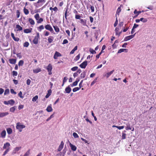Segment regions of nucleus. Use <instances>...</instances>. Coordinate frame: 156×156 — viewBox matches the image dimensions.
<instances>
[{
  "mask_svg": "<svg viewBox=\"0 0 156 156\" xmlns=\"http://www.w3.org/2000/svg\"><path fill=\"white\" fill-rule=\"evenodd\" d=\"M80 89V88H78V87H76L73 89V92H75Z\"/></svg>",
  "mask_w": 156,
  "mask_h": 156,
  "instance_id": "6e6d98bb",
  "label": "nucleus"
},
{
  "mask_svg": "<svg viewBox=\"0 0 156 156\" xmlns=\"http://www.w3.org/2000/svg\"><path fill=\"white\" fill-rule=\"evenodd\" d=\"M34 17L37 20V23H40L44 21L43 18H40L39 15L38 13L36 14L34 16Z\"/></svg>",
  "mask_w": 156,
  "mask_h": 156,
  "instance_id": "f03ea898",
  "label": "nucleus"
},
{
  "mask_svg": "<svg viewBox=\"0 0 156 156\" xmlns=\"http://www.w3.org/2000/svg\"><path fill=\"white\" fill-rule=\"evenodd\" d=\"M87 61H86L83 62L81 64L80 66L82 69H84L86 68V66H87Z\"/></svg>",
  "mask_w": 156,
  "mask_h": 156,
  "instance_id": "6e6552de",
  "label": "nucleus"
},
{
  "mask_svg": "<svg viewBox=\"0 0 156 156\" xmlns=\"http://www.w3.org/2000/svg\"><path fill=\"white\" fill-rule=\"evenodd\" d=\"M11 36L12 38L13 39L16 41H19L20 39L18 37H16L14 36V34L13 33H11Z\"/></svg>",
  "mask_w": 156,
  "mask_h": 156,
  "instance_id": "f3484780",
  "label": "nucleus"
},
{
  "mask_svg": "<svg viewBox=\"0 0 156 156\" xmlns=\"http://www.w3.org/2000/svg\"><path fill=\"white\" fill-rule=\"evenodd\" d=\"M80 17H81L79 15H77V14L75 16V19H77V20H78V19L80 20L81 19L80 18Z\"/></svg>",
  "mask_w": 156,
  "mask_h": 156,
  "instance_id": "4d7b16f0",
  "label": "nucleus"
},
{
  "mask_svg": "<svg viewBox=\"0 0 156 156\" xmlns=\"http://www.w3.org/2000/svg\"><path fill=\"white\" fill-rule=\"evenodd\" d=\"M73 136L75 138H77L79 137L78 135L76 133H73Z\"/></svg>",
  "mask_w": 156,
  "mask_h": 156,
  "instance_id": "603ef678",
  "label": "nucleus"
},
{
  "mask_svg": "<svg viewBox=\"0 0 156 156\" xmlns=\"http://www.w3.org/2000/svg\"><path fill=\"white\" fill-rule=\"evenodd\" d=\"M140 21L143 22L144 23H145L147 22V19L144 18H141L140 19Z\"/></svg>",
  "mask_w": 156,
  "mask_h": 156,
  "instance_id": "c03bdc74",
  "label": "nucleus"
},
{
  "mask_svg": "<svg viewBox=\"0 0 156 156\" xmlns=\"http://www.w3.org/2000/svg\"><path fill=\"white\" fill-rule=\"evenodd\" d=\"M30 154V150H29L24 154V156H28Z\"/></svg>",
  "mask_w": 156,
  "mask_h": 156,
  "instance_id": "8fccbe9b",
  "label": "nucleus"
},
{
  "mask_svg": "<svg viewBox=\"0 0 156 156\" xmlns=\"http://www.w3.org/2000/svg\"><path fill=\"white\" fill-rule=\"evenodd\" d=\"M29 43L27 41H26L23 44V46L24 47H27L29 46Z\"/></svg>",
  "mask_w": 156,
  "mask_h": 156,
  "instance_id": "a18cd8bd",
  "label": "nucleus"
},
{
  "mask_svg": "<svg viewBox=\"0 0 156 156\" xmlns=\"http://www.w3.org/2000/svg\"><path fill=\"white\" fill-rule=\"evenodd\" d=\"M10 150V149L9 148H7L6 149V150L4 151V153L3 154V156H5V154L9 151Z\"/></svg>",
  "mask_w": 156,
  "mask_h": 156,
  "instance_id": "de8ad7c7",
  "label": "nucleus"
},
{
  "mask_svg": "<svg viewBox=\"0 0 156 156\" xmlns=\"http://www.w3.org/2000/svg\"><path fill=\"white\" fill-rule=\"evenodd\" d=\"M139 26V25L135 23L133 27V29H135Z\"/></svg>",
  "mask_w": 156,
  "mask_h": 156,
  "instance_id": "774afa93",
  "label": "nucleus"
},
{
  "mask_svg": "<svg viewBox=\"0 0 156 156\" xmlns=\"http://www.w3.org/2000/svg\"><path fill=\"white\" fill-rule=\"evenodd\" d=\"M78 68V67L77 66H75L71 69V70L73 71H75Z\"/></svg>",
  "mask_w": 156,
  "mask_h": 156,
  "instance_id": "3c124183",
  "label": "nucleus"
},
{
  "mask_svg": "<svg viewBox=\"0 0 156 156\" xmlns=\"http://www.w3.org/2000/svg\"><path fill=\"white\" fill-rule=\"evenodd\" d=\"M62 56V55L61 53L57 51H56L54 55L53 58L55 59H58V57H61Z\"/></svg>",
  "mask_w": 156,
  "mask_h": 156,
  "instance_id": "1a4fd4ad",
  "label": "nucleus"
},
{
  "mask_svg": "<svg viewBox=\"0 0 156 156\" xmlns=\"http://www.w3.org/2000/svg\"><path fill=\"white\" fill-rule=\"evenodd\" d=\"M54 39V37L53 36H50L48 38V41L49 43H51Z\"/></svg>",
  "mask_w": 156,
  "mask_h": 156,
  "instance_id": "c85d7f7f",
  "label": "nucleus"
},
{
  "mask_svg": "<svg viewBox=\"0 0 156 156\" xmlns=\"http://www.w3.org/2000/svg\"><path fill=\"white\" fill-rule=\"evenodd\" d=\"M38 98V96L36 95L32 99V101L33 102L36 101Z\"/></svg>",
  "mask_w": 156,
  "mask_h": 156,
  "instance_id": "4c0bfd02",
  "label": "nucleus"
},
{
  "mask_svg": "<svg viewBox=\"0 0 156 156\" xmlns=\"http://www.w3.org/2000/svg\"><path fill=\"white\" fill-rule=\"evenodd\" d=\"M24 64V61L23 60H20L18 62V66H22Z\"/></svg>",
  "mask_w": 156,
  "mask_h": 156,
  "instance_id": "e433bc0d",
  "label": "nucleus"
},
{
  "mask_svg": "<svg viewBox=\"0 0 156 156\" xmlns=\"http://www.w3.org/2000/svg\"><path fill=\"white\" fill-rule=\"evenodd\" d=\"M6 134V132L5 130H3L1 133V136L2 138L5 137Z\"/></svg>",
  "mask_w": 156,
  "mask_h": 156,
  "instance_id": "412c9836",
  "label": "nucleus"
},
{
  "mask_svg": "<svg viewBox=\"0 0 156 156\" xmlns=\"http://www.w3.org/2000/svg\"><path fill=\"white\" fill-rule=\"evenodd\" d=\"M31 80L29 79H28L27 80V84L28 85H30V83H31Z\"/></svg>",
  "mask_w": 156,
  "mask_h": 156,
  "instance_id": "052dcab7",
  "label": "nucleus"
},
{
  "mask_svg": "<svg viewBox=\"0 0 156 156\" xmlns=\"http://www.w3.org/2000/svg\"><path fill=\"white\" fill-rule=\"evenodd\" d=\"M54 117V116H53V114H52V115H51L48 118L47 120H46V121H49L51 118H53Z\"/></svg>",
  "mask_w": 156,
  "mask_h": 156,
  "instance_id": "680f3d73",
  "label": "nucleus"
},
{
  "mask_svg": "<svg viewBox=\"0 0 156 156\" xmlns=\"http://www.w3.org/2000/svg\"><path fill=\"white\" fill-rule=\"evenodd\" d=\"M69 145L72 151H75L76 150L77 148L75 146L72 144L71 143H70Z\"/></svg>",
  "mask_w": 156,
  "mask_h": 156,
  "instance_id": "aec40b11",
  "label": "nucleus"
},
{
  "mask_svg": "<svg viewBox=\"0 0 156 156\" xmlns=\"http://www.w3.org/2000/svg\"><path fill=\"white\" fill-rule=\"evenodd\" d=\"M90 52L92 54H95L96 53V51L93 49L90 48L89 50Z\"/></svg>",
  "mask_w": 156,
  "mask_h": 156,
  "instance_id": "37998d69",
  "label": "nucleus"
},
{
  "mask_svg": "<svg viewBox=\"0 0 156 156\" xmlns=\"http://www.w3.org/2000/svg\"><path fill=\"white\" fill-rule=\"evenodd\" d=\"M45 28L46 29L50 31L51 33H53L54 32L50 24H47L45 25Z\"/></svg>",
  "mask_w": 156,
  "mask_h": 156,
  "instance_id": "423d86ee",
  "label": "nucleus"
},
{
  "mask_svg": "<svg viewBox=\"0 0 156 156\" xmlns=\"http://www.w3.org/2000/svg\"><path fill=\"white\" fill-rule=\"evenodd\" d=\"M65 90L66 92L67 93H69L71 90V89L70 87V86L69 85L65 89Z\"/></svg>",
  "mask_w": 156,
  "mask_h": 156,
  "instance_id": "6ab92c4d",
  "label": "nucleus"
},
{
  "mask_svg": "<svg viewBox=\"0 0 156 156\" xmlns=\"http://www.w3.org/2000/svg\"><path fill=\"white\" fill-rule=\"evenodd\" d=\"M64 143L63 141H62L58 149V151H60L62 150L63 147Z\"/></svg>",
  "mask_w": 156,
  "mask_h": 156,
  "instance_id": "f8f14e48",
  "label": "nucleus"
},
{
  "mask_svg": "<svg viewBox=\"0 0 156 156\" xmlns=\"http://www.w3.org/2000/svg\"><path fill=\"white\" fill-rule=\"evenodd\" d=\"M23 10L24 12L25 15H27L29 14V11L27 9H26L25 7L24 8Z\"/></svg>",
  "mask_w": 156,
  "mask_h": 156,
  "instance_id": "f704fd0d",
  "label": "nucleus"
},
{
  "mask_svg": "<svg viewBox=\"0 0 156 156\" xmlns=\"http://www.w3.org/2000/svg\"><path fill=\"white\" fill-rule=\"evenodd\" d=\"M53 28L56 32L58 33L59 31V28L57 26H53Z\"/></svg>",
  "mask_w": 156,
  "mask_h": 156,
  "instance_id": "72a5a7b5",
  "label": "nucleus"
},
{
  "mask_svg": "<svg viewBox=\"0 0 156 156\" xmlns=\"http://www.w3.org/2000/svg\"><path fill=\"white\" fill-rule=\"evenodd\" d=\"M114 71V70L110 71L109 72L105 74H104L103 76L104 77H106L107 78H108Z\"/></svg>",
  "mask_w": 156,
  "mask_h": 156,
  "instance_id": "9b49d317",
  "label": "nucleus"
},
{
  "mask_svg": "<svg viewBox=\"0 0 156 156\" xmlns=\"http://www.w3.org/2000/svg\"><path fill=\"white\" fill-rule=\"evenodd\" d=\"M89 18L90 19V21L91 23H92L94 21V18L93 17L91 16H89Z\"/></svg>",
  "mask_w": 156,
  "mask_h": 156,
  "instance_id": "69168bd1",
  "label": "nucleus"
},
{
  "mask_svg": "<svg viewBox=\"0 0 156 156\" xmlns=\"http://www.w3.org/2000/svg\"><path fill=\"white\" fill-rule=\"evenodd\" d=\"M86 72L85 71H83L82 73L80 74V77L81 78H84L86 76Z\"/></svg>",
  "mask_w": 156,
  "mask_h": 156,
  "instance_id": "c756f323",
  "label": "nucleus"
},
{
  "mask_svg": "<svg viewBox=\"0 0 156 156\" xmlns=\"http://www.w3.org/2000/svg\"><path fill=\"white\" fill-rule=\"evenodd\" d=\"M126 130H127L129 129H131V128L130 126V125L127 126L126 127Z\"/></svg>",
  "mask_w": 156,
  "mask_h": 156,
  "instance_id": "bf43d9fd",
  "label": "nucleus"
},
{
  "mask_svg": "<svg viewBox=\"0 0 156 156\" xmlns=\"http://www.w3.org/2000/svg\"><path fill=\"white\" fill-rule=\"evenodd\" d=\"M128 51V50L126 49L122 48L120 49L118 51V53H121L123 52H127Z\"/></svg>",
  "mask_w": 156,
  "mask_h": 156,
  "instance_id": "5701e85b",
  "label": "nucleus"
},
{
  "mask_svg": "<svg viewBox=\"0 0 156 156\" xmlns=\"http://www.w3.org/2000/svg\"><path fill=\"white\" fill-rule=\"evenodd\" d=\"M16 106L12 107L10 108L9 111L11 112H14L16 109Z\"/></svg>",
  "mask_w": 156,
  "mask_h": 156,
  "instance_id": "2f4dec72",
  "label": "nucleus"
},
{
  "mask_svg": "<svg viewBox=\"0 0 156 156\" xmlns=\"http://www.w3.org/2000/svg\"><path fill=\"white\" fill-rule=\"evenodd\" d=\"M52 108L51 107V105H49L47 107L46 110L48 112H50L52 111Z\"/></svg>",
  "mask_w": 156,
  "mask_h": 156,
  "instance_id": "a211bd4d",
  "label": "nucleus"
},
{
  "mask_svg": "<svg viewBox=\"0 0 156 156\" xmlns=\"http://www.w3.org/2000/svg\"><path fill=\"white\" fill-rule=\"evenodd\" d=\"M119 30V28L118 27H116L115 29V35H118V31Z\"/></svg>",
  "mask_w": 156,
  "mask_h": 156,
  "instance_id": "13d9d810",
  "label": "nucleus"
},
{
  "mask_svg": "<svg viewBox=\"0 0 156 156\" xmlns=\"http://www.w3.org/2000/svg\"><path fill=\"white\" fill-rule=\"evenodd\" d=\"M28 21L30 24L34 25L35 24V22L34 20L31 18L29 19Z\"/></svg>",
  "mask_w": 156,
  "mask_h": 156,
  "instance_id": "bb28decb",
  "label": "nucleus"
},
{
  "mask_svg": "<svg viewBox=\"0 0 156 156\" xmlns=\"http://www.w3.org/2000/svg\"><path fill=\"white\" fill-rule=\"evenodd\" d=\"M67 80H68L67 77L66 76L64 78L63 80V83H65L67 81Z\"/></svg>",
  "mask_w": 156,
  "mask_h": 156,
  "instance_id": "338daca9",
  "label": "nucleus"
},
{
  "mask_svg": "<svg viewBox=\"0 0 156 156\" xmlns=\"http://www.w3.org/2000/svg\"><path fill=\"white\" fill-rule=\"evenodd\" d=\"M89 7H90V8L91 9V12H94V7L93 6H92L91 5H88L87 6V9H88V8Z\"/></svg>",
  "mask_w": 156,
  "mask_h": 156,
  "instance_id": "b1692460",
  "label": "nucleus"
},
{
  "mask_svg": "<svg viewBox=\"0 0 156 156\" xmlns=\"http://www.w3.org/2000/svg\"><path fill=\"white\" fill-rule=\"evenodd\" d=\"M21 147H16L14 149L15 153H16V152L19 151L21 148Z\"/></svg>",
  "mask_w": 156,
  "mask_h": 156,
  "instance_id": "a19ab883",
  "label": "nucleus"
},
{
  "mask_svg": "<svg viewBox=\"0 0 156 156\" xmlns=\"http://www.w3.org/2000/svg\"><path fill=\"white\" fill-rule=\"evenodd\" d=\"M16 28L17 29V31H21L23 30L22 27L18 24L16 25Z\"/></svg>",
  "mask_w": 156,
  "mask_h": 156,
  "instance_id": "a878e982",
  "label": "nucleus"
},
{
  "mask_svg": "<svg viewBox=\"0 0 156 156\" xmlns=\"http://www.w3.org/2000/svg\"><path fill=\"white\" fill-rule=\"evenodd\" d=\"M134 13L135 14H137L134 17H136L137 16L139 15V14H140V13H141V11H137V10L136 9H135L134 11Z\"/></svg>",
  "mask_w": 156,
  "mask_h": 156,
  "instance_id": "7c9ffc66",
  "label": "nucleus"
},
{
  "mask_svg": "<svg viewBox=\"0 0 156 156\" xmlns=\"http://www.w3.org/2000/svg\"><path fill=\"white\" fill-rule=\"evenodd\" d=\"M9 114V113L8 112H0V117H2L5 116Z\"/></svg>",
  "mask_w": 156,
  "mask_h": 156,
  "instance_id": "4be33fe9",
  "label": "nucleus"
},
{
  "mask_svg": "<svg viewBox=\"0 0 156 156\" xmlns=\"http://www.w3.org/2000/svg\"><path fill=\"white\" fill-rule=\"evenodd\" d=\"M39 37V33H37V35L36 36L33 41V43L35 44H37L38 42V39Z\"/></svg>",
  "mask_w": 156,
  "mask_h": 156,
  "instance_id": "7ed1b4c3",
  "label": "nucleus"
},
{
  "mask_svg": "<svg viewBox=\"0 0 156 156\" xmlns=\"http://www.w3.org/2000/svg\"><path fill=\"white\" fill-rule=\"evenodd\" d=\"M10 144L8 142H7L4 144V146L3 147V148L4 149H7L9 148L10 149Z\"/></svg>",
  "mask_w": 156,
  "mask_h": 156,
  "instance_id": "ddd939ff",
  "label": "nucleus"
},
{
  "mask_svg": "<svg viewBox=\"0 0 156 156\" xmlns=\"http://www.w3.org/2000/svg\"><path fill=\"white\" fill-rule=\"evenodd\" d=\"M80 23L83 26H87V21L85 20L81 19L80 20Z\"/></svg>",
  "mask_w": 156,
  "mask_h": 156,
  "instance_id": "4468645a",
  "label": "nucleus"
},
{
  "mask_svg": "<svg viewBox=\"0 0 156 156\" xmlns=\"http://www.w3.org/2000/svg\"><path fill=\"white\" fill-rule=\"evenodd\" d=\"M10 92L12 94H16V92L14 90L12 89H11Z\"/></svg>",
  "mask_w": 156,
  "mask_h": 156,
  "instance_id": "e2e57ef3",
  "label": "nucleus"
},
{
  "mask_svg": "<svg viewBox=\"0 0 156 156\" xmlns=\"http://www.w3.org/2000/svg\"><path fill=\"white\" fill-rule=\"evenodd\" d=\"M32 30V29L30 28V29H24V32L26 33H31Z\"/></svg>",
  "mask_w": 156,
  "mask_h": 156,
  "instance_id": "393cba45",
  "label": "nucleus"
},
{
  "mask_svg": "<svg viewBox=\"0 0 156 156\" xmlns=\"http://www.w3.org/2000/svg\"><path fill=\"white\" fill-rule=\"evenodd\" d=\"M77 83L78 81H77V80H76V81L74 82L72 85H71V86L73 87L74 86H76L77 85Z\"/></svg>",
  "mask_w": 156,
  "mask_h": 156,
  "instance_id": "49530a36",
  "label": "nucleus"
},
{
  "mask_svg": "<svg viewBox=\"0 0 156 156\" xmlns=\"http://www.w3.org/2000/svg\"><path fill=\"white\" fill-rule=\"evenodd\" d=\"M16 128L18 129L19 132H21L22 130V129L25 127V126L23 125H22L20 122H18L16 123Z\"/></svg>",
  "mask_w": 156,
  "mask_h": 156,
  "instance_id": "f257e3e1",
  "label": "nucleus"
},
{
  "mask_svg": "<svg viewBox=\"0 0 156 156\" xmlns=\"http://www.w3.org/2000/svg\"><path fill=\"white\" fill-rule=\"evenodd\" d=\"M121 5H120L119 7H118L116 11V13L118 15H119L121 10Z\"/></svg>",
  "mask_w": 156,
  "mask_h": 156,
  "instance_id": "58836bf2",
  "label": "nucleus"
},
{
  "mask_svg": "<svg viewBox=\"0 0 156 156\" xmlns=\"http://www.w3.org/2000/svg\"><path fill=\"white\" fill-rule=\"evenodd\" d=\"M9 61L10 64H14L16 62V59L11 58L9 59Z\"/></svg>",
  "mask_w": 156,
  "mask_h": 156,
  "instance_id": "dca6fc26",
  "label": "nucleus"
},
{
  "mask_svg": "<svg viewBox=\"0 0 156 156\" xmlns=\"http://www.w3.org/2000/svg\"><path fill=\"white\" fill-rule=\"evenodd\" d=\"M18 96L21 98H23V97L22 96V92L20 91L18 94Z\"/></svg>",
  "mask_w": 156,
  "mask_h": 156,
  "instance_id": "864d4df0",
  "label": "nucleus"
},
{
  "mask_svg": "<svg viewBox=\"0 0 156 156\" xmlns=\"http://www.w3.org/2000/svg\"><path fill=\"white\" fill-rule=\"evenodd\" d=\"M135 34L136 33L134 34L133 35H129L126 37L124 39V41H127L133 38L135 36Z\"/></svg>",
  "mask_w": 156,
  "mask_h": 156,
  "instance_id": "0eeeda50",
  "label": "nucleus"
},
{
  "mask_svg": "<svg viewBox=\"0 0 156 156\" xmlns=\"http://www.w3.org/2000/svg\"><path fill=\"white\" fill-rule=\"evenodd\" d=\"M52 69V66L51 64H49L47 67V69L48 72V74L51 75L52 74L51 71Z\"/></svg>",
  "mask_w": 156,
  "mask_h": 156,
  "instance_id": "39448f33",
  "label": "nucleus"
},
{
  "mask_svg": "<svg viewBox=\"0 0 156 156\" xmlns=\"http://www.w3.org/2000/svg\"><path fill=\"white\" fill-rule=\"evenodd\" d=\"M41 71V68H37L36 69H34L33 70V72L34 73H37Z\"/></svg>",
  "mask_w": 156,
  "mask_h": 156,
  "instance_id": "cd10ccee",
  "label": "nucleus"
},
{
  "mask_svg": "<svg viewBox=\"0 0 156 156\" xmlns=\"http://www.w3.org/2000/svg\"><path fill=\"white\" fill-rule=\"evenodd\" d=\"M44 29V27L43 25H41L38 27L37 29L39 31H41L42 30Z\"/></svg>",
  "mask_w": 156,
  "mask_h": 156,
  "instance_id": "c9c22d12",
  "label": "nucleus"
},
{
  "mask_svg": "<svg viewBox=\"0 0 156 156\" xmlns=\"http://www.w3.org/2000/svg\"><path fill=\"white\" fill-rule=\"evenodd\" d=\"M80 58V54H79L77 55L74 58V60L75 61H77Z\"/></svg>",
  "mask_w": 156,
  "mask_h": 156,
  "instance_id": "79ce46f5",
  "label": "nucleus"
},
{
  "mask_svg": "<svg viewBox=\"0 0 156 156\" xmlns=\"http://www.w3.org/2000/svg\"><path fill=\"white\" fill-rule=\"evenodd\" d=\"M9 90L8 89H6L5 90L4 94L5 95H6V94H8L9 93Z\"/></svg>",
  "mask_w": 156,
  "mask_h": 156,
  "instance_id": "09e8293b",
  "label": "nucleus"
},
{
  "mask_svg": "<svg viewBox=\"0 0 156 156\" xmlns=\"http://www.w3.org/2000/svg\"><path fill=\"white\" fill-rule=\"evenodd\" d=\"M15 103V101L12 99L8 101H4V103L6 105L10 104L11 105H13Z\"/></svg>",
  "mask_w": 156,
  "mask_h": 156,
  "instance_id": "20e7f679",
  "label": "nucleus"
},
{
  "mask_svg": "<svg viewBox=\"0 0 156 156\" xmlns=\"http://www.w3.org/2000/svg\"><path fill=\"white\" fill-rule=\"evenodd\" d=\"M68 41L67 39H65L63 40V43H62V44H65L68 43Z\"/></svg>",
  "mask_w": 156,
  "mask_h": 156,
  "instance_id": "0e129e2a",
  "label": "nucleus"
},
{
  "mask_svg": "<svg viewBox=\"0 0 156 156\" xmlns=\"http://www.w3.org/2000/svg\"><path fill=\"white\" fill-rule=\"evenodd\" d=\"M16 16L17 18H19L20 17V11L17 10L16 11Z\"/></svg>",
  "mask_w": 156,
  "mask_h": 156,
  "instance_id": "ea45409f",
  "label": "nucleus"
},
{
  "mask_svg": "<svg viewBox=\"0 0 156 156\" xmlns=\"http://www.w3.org/2000/svg\"><path fill=\"white\" fill-rule=\"evenodd\" d=\"M18 74L17 72L15 71H13L12 72V75L13 76H17Z\"/></svg>",
  "mask_w": 156,
  "mask_h": 156,
  "instance_id": "5fc2aeb1",
  "label": "nucleus"
},
{
  "mask_svg": "<svg viewBox=\"0 0 156 156\" xmlns=\"http://www.w3.org/2000/svg\"><path fill=\"white\" fill-rule=\"evenodd\" d=\"M45 0H38V1L37 2V3L38 4V6H40L42 5L45 2Z\"/></svg>",
  "mask_w": 156,
  "mask_h": 156,
  "instance_id": "9d476101",
  "label": "nucleus"
},
{
  "mask_svg": "<svg viewBox=\"0 0 156 156\" xmlns=\"http://www.w3.org/2000/svg\"><path fill=\"white\" fill-rule=\"evenodd\" d=\"M126 130H124L123 131L122 133V140H124L126 138Z\"/></svg>",
  "mask_w": 156,
  "mask_h": 156,
  "instance_id": "2eb2a0df",
  "label": "nucleus"
},
{
  "mask_svg": "<svg viewBox=\"0 0 156 156\" xmlns=\"http://www.w3.org/2000/svg\"><path fill=\"white\" fill-rule=\"evenodd\" d=\"M7 132L9 134H11L12 132V129L11 128H9L6 129Z\"/></svg>",
  "mask_w": 156,
  "mask_h": 156,
  "instance_id": "473e14b6",
  "label": "nucleus"
}]
</instances>
